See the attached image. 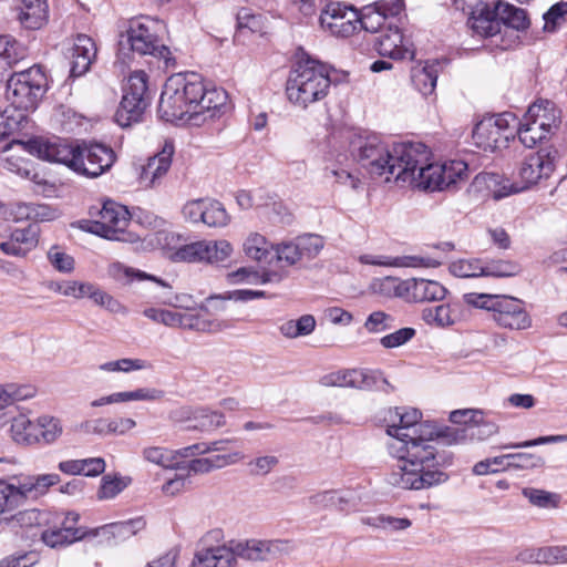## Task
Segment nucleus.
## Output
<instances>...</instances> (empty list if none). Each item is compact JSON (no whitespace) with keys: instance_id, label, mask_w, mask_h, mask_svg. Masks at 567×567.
I'll return each mask as SVG.
<instances>
[{"instance_id":"f257e3e1","label":"nucleus","mask_w":567,"mask_h":567,"mask_svg":"<svg viewBox=\"0 0 567 567\" xmlns=\"http://www.w3.org/2000/svg\"><path fill=\"white\" fill-rule=\"evenodd\" d=\"M350 152L371 175L422 190H453L468 178L464 161L432 163L430 148L420 142L388 145L378 136H357L350 142Z\"/></svg>"},{"instance_id":"f03ea898","label":"nucleus","mask_w":567,"mask_h":567,"mask_svg":"<svg viewBox=\"0 0 567 567\" xmlns=\"http://www.w3.org/2000/svg\"><path fill=\"white\" fill-rule=\"evenodd\" d=\"M227 93L220 87L207 89L202 79L175 74L167 79L159 97V116L167 121H185L199 125L216 117L227 105Z\"/></svg>"},{"instance_id":"7ed1b4c3","label":"nucleus","mask_w":567,"mask_h":567,"mask_svg":"<svg viewBox=\"0 0 567 567\" xmlns=\"http://www.w3.org/2000/svg\"><path fill=\"white\" fill-rule=\"evenodd\" d=\"M434 437L403 439L398 444V464L386 474L385 481L395 488L421 491L445 483L449 475L439 468Z\"/></svg>"},{"instance_id":"20e7f679","label":"nucleus","mask_w":567,"mask_h":567,"mask_svg":"<svg viewBox=\"0 0 567 567\" xmlns=\"http://www.w3.org/2000/svg\"><path fill=\"white\" fill-rule=\"evenodd\" d=\"M330 86L328 66L318 60L302 55L290 71L286 92L293 105L307 109L322 101L328 95Z\"/></svg>"},{"instance_id":"39448f33","label":"nucleus","mask_w":567,"mask_h":567,"mask_svg":"<svg viewBox=\"0 0 567 567\" xmlns=\"http://www.w3.org/2000/svg\"><path fill=\"white\" fill-rule=\"evenodd\" d=\"M161 22L152 18H137L130 21L128 28L120 35L118 55L123 60L128 55H151L163 61L166 68L175 65V59L168 47L159 39L157 32Z\"/></svg>"},{"instance_id":"423d86ee","label":"nucleus","mask_w":567,"mask_h":567,"mask_svg":"<svg viewBox=\"0 0 567 567\" xmlns=\"http://www.w3.org/2000/svg\"><path fill=\"white\" fill-rule=\"evenodd\" d=\"M467 305L492 312V319L504 329L526 330L532 327V318L520 299L506 295L465 293Z\"/></svg>"},{"instance_id":"0eeeda50","label":"nucleus","mask_w":567,"mask_h":567,"mask_svg":"<svg viewBox=\"0 0 567 567\" xmlns=\"http://www.w3.org/2000/svg\"><path fill=\"white\" fill-rule=\"evenodd\" d=\"M422 413L414 408H395L389 411V424L386 432L389 435L398 440V444L403 442V439L419 437H435L444 436L447 443H460L465 440V430L447 429L444 433H440L436 426L430 422H421Z\"/></svg>"},{"instance_id":"6e6552de","label":"nucleus","mask_w":567,"mask_h":567,"mask_svg":"<svg viewBox=\"0 0 567 567\" xmlns=\"http://www.w3.org/2000/svg\"><path fill=\"white\" fill-rule=\"evenodd\" d=\"M235 539L226 540L221 528L207 530L197 540L188 567H238Z\"/></svg>"},{"instance_id":"1a4fd4ad","label":"nucleus","mask_w":567,"mask_h":567,"mask_svg":"<svg viewBox=\"0 0 567 567\" xmlns=\"http://www.w3.org/2000/svg\"><path fill=\"white\" fill-rule=\"evenodd\" d=\"M48 90V79L40 65L13 73L7 81V99L18 110L33 111Z\"/></svg>"},{"instance_id":"9d476101","label":"nucleus","mask_w":567,"mask_h":567,"mask_svg":"<svg viewBox=\"0 0 567 567\" xmlns=\"http://www.w3.org/2000/svg\"><path fill=\"white\" fill-rule=\"evenodd\" d=\"M558 152L551 147L540 148L528 154L519 168L520 183H507L499 190L494 193L495 198H503L511 194L519 193L542 179H547L556 167Z\"/></svg>"},{"instance_id":"9b49d317","label":"nucleus","mask_w":567,"mask_h":567,"mask_svg":"<svg viewBox=\"0 0 567 567\" xmlns=\"http://www.w3.org/2000/svg\"><path fill=\"white\" fill-rule=\"evenodd\" d=\"M517 124V117L511 112L485 117L475 125L472 138L478 148L494 152L506 147L514 138Z\"/></svg>"},{"instance_id":"f8f14e48","label":"nucleus","mask_w":567,"mask_h":567,"mask_svg":"<svg viewBox=\"0 0 567 567\" xmlns=\"http://www.w3.org/2000/svg\"><path fill=\"white\" fill-rule=\"evenodd\" d=\"M147 74L142 71H134L127 79L123 89V97L116 111V122L121 126H130L138 122L148 105L147 99Z\"/></svg>"},{"instance_id":"ddd939ff","label":"nucleus","mask_w":567,"mask_h":567,"mask_svg":"<svg viewBox=\"0 0 567 567\" xmlns=\"http://www.w3.org/2000/svg\"><path fill=\"white\" fill-rule=\"evenodd\" d=\"M238 560L247 563H270L291 555L296 545L285 538H246L235 539Z\"/></svg>"},{"instance_id":"4468645a","label":"nucleus","mask_w":567,"mask_h":567,"mask_svg":"<svg viewBox=\"0 0 567 567\" xmlns=\"http://www.w3.org/2000/svg\"><path fill=\"white\" fill-rule=\"evenodd\" d=\"M130 221L127 209L112 200L103 204L99 219L91 223L87 230L110 240H125L124 233Z\"/></svg>"},{"instance_id":"2eb2a0df","label":"nucleus","mask_w":567,"mask_h":567,"mask_svg":"<svg viewBox=\"0 0 567 567\" xmlns=\"http://www.w3.org/2000/svg\"><path fill=\"white\" fill-rule=\"evenodd\" d=\"M28 151L38 157L68 166L75 171L80 146L72 145L60 137L33 138L27 144Z\"/></svg>"},{"instance_id":"dca6fc26","label":"nucleus","mask_w":567,"mask_h":567,"mask_svg":"<svg viewBox=\"0 0 567 567\" xmlns=\"http://www.w3.org/2000/svg\"><path fill=\"white\" fill-rule=\"evenodd\" d=\"M322 29L334 37L348 38L359 29V11L339 2L329 3L320 14Z\"/></svg>"},{"instance_id":"f3484780","label":"nucleus","mask_w":567,"mask_h":567,"mask_svg":"<svg viewBox=\"0 0 567 567\" xmlns=\"http://www.w3.org/2000/svg\"><path fill=\"white\" fill-rule=\"evenodd\" d=\"M76 173L87 177H99L115 162L114 151L101 143L84 144L79 148Z\"/></svg>"},{"instance_id":"a211bd4d","label":"nucleus","mask_w":567,"mask_h":567,"mask_svg":"<svg viewBox=\"0 0 567 567\" xmlns=\"http://www.w3.org/2000/svg\"><path fill=\"white\" fill-rule=\"evenodd\" d=\"M174 145L166 142L159 153L150 157L142 166L138 175V183L144 188H153L161 184L172 165Z\"/></svg>"},{"instance_id":"6ab92c4d","label":"nucleus","mask_w":567,"mask_h":567,"mask_svg":"<svg viewBox=\"0 0 567 567\" xmlns=\"http://www.w3.org/2000/svg\"><path fill=\"white\" fill-rule=\"evenodd\" d=\"M97 54L94 40L86 34H78L69 51L70 75L79 78L84 75L91 68Z\"/></svg>"},{"instance_id":"aec40b11","label":"nucleus","mask_w":567,"mask_h":567,"mask_svg":"<svg viewBox=\"0 0 567 567\" xmlns=\"http://www.w3.org/2000/svg\"><path fill=\"white\" fill-rule=\"evenodd\" d=\"M374 48L380 55L395 60L413 59L414 55V52L404 42L403 34L399 28L389 27L377 39Z\"/></svg>"},{"instance_id":"412c9836","label":"nucleus","mask_w":567,"mask_h":567,"mask_svg":"<svg viewBox=\"0 0 567 567\" xmlns=\"http://www.w3.org/2000/svg\"><path fill=\"white\" fill-rule=\"evenodd\" d=\"M310 504L320 509L349 513L358 507V499L351 491H323L312 495Z\"/></svg>"},{"instance_id":"4be33fe9","label":"nucleus","mask_w":567,"mask_h":567,"mask_svg":"<svg viewBox=\"0 0 567 567\" xmlns=\"http://www.w3.org/2000/svg\"><path fill=\"white\" fill-rule=\"evenodd\" d=\"M358 260L363 265L381 266V267H426L435 268L441 265L440 261L421 256H398L389 257L382 255L364 254L360 255Z\"/></svg>"},{"instance_id":"5701e85b","label":"nucleus","mask_w":567,"mask_h":567,"mask_svg":"<svg viewBox=\"0 0 567 567\" xmlns=\"http://www.w3.org/2000/svg\"><path fill=\"white\" fill-rule=\"evenodd\" d=\"M38 233L37 226L33 225L14 229L10 238L0 244V249L9 256L24 257L37 247Z\"/></svg>"},{"instance_id":"b1692460","label":"nucleus","mask_w":567,"mask_h":567,"mask_svg":"<svg viewBox=\"0 0 567 567\" xmlns=\"http://www.w3.org/2000/svg\"><path fill=\"white\" fill-rule=\"evenodd\" d=\"M405 299L414 302L437 301L445 298L446 289L439 281L427 279L405 280Z\"/></svg>"},{"instance_id":"393cba45","label":"nucleus","mask_w":567,"mask_h":567,"mask_svg":"<svg viewBox=\"0 0 567 567\" xmlns=\"http://www.w3.org/2000/svg\"><path fill=\"white\" fill-rule=\"evenodd\" d=\"M18 10V19L27 29L38 30L48 22L49 6L47 0H20Z\"/></svg>"},{"instance_id":"a878e982","label":"nucleus","mask_w":567,"mask_h":567,"mask_svg":"<svg viewBox=\"0 0 567 567\" xmlns=\"http://www.w3.org/2000/svg\"><path fill=\"white\" fill-rule=\"evenodd\" d=\"M439 71L440 64L436 61L419 63L411 70L412 84L422 95H431L436 87Z\"/></svg>"},{"instance_id":"bb28decb","label":"nucleus","mask_w":567,"mask_h":567,"mask_svg":"<svg viewBox=\"0 0 567 567\" xmlns=\"http://www.w3.org/2000/svg\"><path fill=\"white\" fill-rule=\"evenodd\" d=\"M526 114L527 118L535 120L550 134H553L560 124V111L548 100H538L528 107Z\"/></svg>"},{"instance_id":"cd10ccee","label":"nucleus","mask_w":567,"mask_h":567,"mask_svg":"<svg viewBox=\"0 0 567 567\" xmlns=\"http://www.w3.org/2000/svg\"><path fill=\"white\" fill-rule=\"evenodd\" d=\"M27 501H35L48 494L52 486L61 482V477L56 473H45L25 476L20 480Z\"/></svg>"},{"instance_id":"c85d7f7f","label":"nucleus","mask_w":567,"mask_h":567,"mask_svg":"<svg viewBox=\"0 0 567 567\" xmlns=\"http://www.w3.org/2000/svg\"><path fill=\"white\" fill-rule=\"evenodd\" d=\"M468 24L481 37L489 38L498 34L501 27L495 2L492 6L485 4L477 16L468 19Z\"/></svg>"},{"instance_id":"c756f323","label":"nucleus","mask_w":567,"mask_h":567,"mask_svg":"<svg viewBox=\"0 0 567 567\" xmlns=\"http://www.w3.org/2000/svg\"><path fill=\"white\" fill-rule=\"evenodd\" d=\"M244 454L233 452L229 454H215L208 457L193 458L188 463V471L195 474H206L214 470H219L228 465L236 464L244 460Z\"/></svg>"},{"instance_id":"7c9ffc66","label":"nucleus","mask_w":567,"mask_h":567,"mask_svg":"<svg viewBox=\"0 0 567 567\" xmlns=\"http://www.w3.org/2000/svg\"><path fill=\"white\" fill-rule=\"evenodd\" d=\"M25 502L20 480H0V515L12 513Z\"/></svg>"},{"instance_id":"2f4dec72","label":"nucleus","mask_w":567,"mask_h":567,"mask_svg":"<svg viewBox=\"0 0 567 567\" xmlns=\"http://www.w3.org/2000/svg\"><path fill=\"white\" fill-rule=\"evenodd\" d=\"M495 7L501 28L504 24L508 28L520 31L526 30L529 27L530 21L526 10L502 0L496 1Z\"/></svg>"},{"instance_id":"473e14b6","label":"nucleus","mask_w":567,"mask_h":567,"mask_svg":"<svg viewBox=\"0 0 567 567\" xmlns=\"http://www.w3.org/2000/svg\"><path fill=\"white\" fill-rule=\"evenodd\" d=\"M25 49L9 35L0 37V74H6L16 63L24 59Z\"/></svg>"},{"instance_id":"72a5a7b5","label":"nucleus","mask_w":567,"mask_h":567,"mask_svg":"<svg viewBox=\"0 0 567 567\" xmlns=\"http://www.w3.org/2000/svg\"><path fill=\"white\" fill-rule=\"evenodd\" d=\"M11 216L16 221L34 220L44 221L54 217V212L44 204L17 203L11 208Z\"/></svg>"},{"instance_id":"f704fd0d","label":"nucleus","mask_w":567,"mask_h":567,"mask_svg":"<svg viewBox=\"0 0 567 567\" xmlns=\"http://www.w3.org/2000/svg\"><path fill=\"white\" fill-rule=\"evenodd\" d=\"M354 389L363 391H384L389 392L390 383L380 370L357 369L354 374Z\"/></svg>"},{"instance_id":"c9c22d12","label":"nucleus","mask_w":567,"mask_h":567,"mask_svg":"<svg viewBox=\"0 0 567 567\" xmlns=\"http://www.w3.org/2000/svg\"><path fill=\"white\" fill-rule=\"evenodd\" d=\"M107 274L115 281L121 282L123 285L131 284L134 280H152L163 287H168V285L164 282L162 279L153 275H148L144 271L127 267L121 262H113L112 265H110Z\"/></svg>"},{"instance_id":"e433bc0d","label":"nucleus","mask_w":567,"mask_h":567,"mask_svg":"<svg viewBox=\"0 0 567 567\" xmlns=\"http://www.w3.org/2000/svg\"><path fill=\"white\" fill-rule=\"evenodd\" d=\"M204 214L202 224L210 228L226 227L230 221V216L224 205L210 197H205Z\"/></svg>"},{"instance_id":"4c0bfd02","label":"nucleus","mask_w":567,"mask_h":567,"mask_svg":"<svg viewBox=\"0 0 567 567\" xmlns=\"http://www.w3.org/2000/svg\"><path fill=\"white\" fill-rule=\"evenodd\" d=\"M12 439L20 444H34L39 442L37 422H31L25 415L13 417L11 423Z\"/></svg>"},{"instance_id":"58836bf2","label":"nucleus","mask_w":567,"mask_h":567,"mask_svg":"<svg viewBox=\"0 0 567 567\" xmlns=\"http://www.w3.org/2000/svg\"><path fill=\"white\" fill-rule=\"evenodd\" d=\"M520 142L527 147H534L538 142L550 135L547 130L543 128L535 120L527 118L525 113L523 121L516 126Z\"/></svg>"},{"instance_id":"ea45409f","label":"nucleus","mask_w":567,"mask_h":567,"mask_svg":"<svg viewBox=\"0 0 567 567\" xmlns=\"http://www.w3.org/2000/svg\"><path fill=\"white\" fill-rule=\"evenodd\" d=\"M422 319L431 326L447 327L456 322L457 316L452 306L439 305L423 309Z\"/></svg>"},{"instance_id":"a19ab883","label":"nucleus","mask_w":567,"mask_h":567,"mask_svg":"<svg viewBox=\"0 0 567 567\" xmlns=\"http://www.w3.org/2000/svg\"><path fill=\"white\" fill-rule=\"evenodd\" d=\"M79 532H71L70 528H62L58 525L49 527L41 533L43 543L52 548L71 545L79 540Z\"/></svg>"},{"instance_id":"79ce46f5","label":"nucleus","mask_w":567,"mask_h":567,"mask_svg":"<svg viewBox=\"0 0 567 567\" xmlns=\"http://www.w3.org/2000/svg\"><path fill=\"white\" fill-rule=\"evenodd\" d=\"M205 264L217 265L226 261L233 254V245L226 239H204Z\"/></svg>"},{"instance_id":"37998d69","label":"nucleus","mask_w":567,"mask_h":567,"mask_svg":"<svg viewBox=\"0 0 567 567\" xmlns=\"http://www.w3.org/2000/svg\"><path fill=\"white\" fill-rule=\"evenodd\" d=\"M233 282H247V284H268V282H280L282 280L281 275L275 271H265L259 274L250 268L243 267L235 272L230 274Z\"/></svg>"},{"instance_id":"c03bdc74","label":"nucleus","mask_w":567,"mask_h":567,"mask_svg":"<svg viewBox=\"0 0 567 567\" xmlns=\"http://www.w3.org/2000/svg\"><path fill=\"white\" fill-rule=\"evenodd\" d=\"M243 249L247 257L260 261L269 255L274 247L261 234L250 233L243 244Z\"/></svg>"},{"instance_id":"a18cd8bd","label":"nucleus","mask_w":567,"mask_h":567,"mask_svg":"<svg viewBox=\"0 0 567 567\" xmlns=\"http://www.w3.org/2000/svg\"><path fill=\"white\" fill-rule=\"evenodd\" d=\"M370 288L372 292L383 297H401L404 299L406 297L405 280L400 281L394 277L374 279L370 285Z\"/></svg>"},{"instance_id":"49530a36","label":"nucleus","mask_w":567,"mask_h":567,"mask_svg":"<svg viewBox=\"0 0 567 567\" xmlns=\"http://www.w3.org/2000/svg\"><path fill=\"white\" fill-rule=\"evenodd\" d=\"M225 423L223 413L209 409H196L194 424L189 427L199 431H213L224 426Z\"/></svg>"},{"instance_id":"de8ad7c7","label":"nucleus","mask_w":567,"mask_h":567,"mask_svg":"<svg viewBox=\"0 0 567 567\" xmlns=\"http://www.w3.org/2000/svg\"><path fill=\"white\" fill-rule=\"evenodd\" d=\"M37 426L39 441L42 440L48 444L55 442L63 432L61 420L51 415L39 416L37 419Z\"/></svg>"},{"instance_id":"09e8293b","label":"nucleus","mask_w":567,"mask_h":567,"mask_svg":"<svg viewBox=\"0 0 567 567\" xmlns=\"http://www.w3.org/2000/svg\"><path fill=\"white\" fill-rule=\"evenodd\" d=\"M142 456L144 461L164 468L179 467V463L174 462L173 450L163 446H146L142 450Z\"/></svg>"},{"instance_id":"8fccbe9b","label":"nucleus","mask_w":567,"mask_h":567,"mask_svg":"<svg viewBox=\"0 0 567 567\" xmlns=\"http://www.w3.org/2000/svg\"><path fill=\"white\" fill-rule=\"evenodd\" d=\"M302 260L316 258L324 247V239L317 234H305L296 237Z\"/></svg>"},{"instance_id":"3c124183","label":"nucleus","mask_w":567,"mask_h":567,"mask_svg":"<svg viewBox=\"0 0 567 567\" xmlns=\"http://www.w3.org/2000/svg\"><path fill=\"white\" fill-rule=\"evenodd\" d=\"M172 258L174 261L205 264L204 239L181 246L174 251Z\"/></svg>"},{"instance_id":"603ef678","label":"nucleus","mask_w":567,"mask_h":567,"mask_svg":"<svg viewBox=\"0 0 567 567\" xmlns=\"http://www.w3.org/2000/svg\"><path fill=\"white\" fill-rule=\"evenodd\" d=\"M484 261L481 259H460L453 261L449 269L452 275L461 278L484 276Z\"/></svg>"},{"instance_id":"864d4df0","label":"nucleus","mask_w":567,"mask_h":567,"mask_svg":"<svg viewBox=\"0 0 567 567\" xmlns=\"http://www.w3.org/2000/svg\"><path fill=\"white\" fill-rule=\"evenodd\" d=\"M131 480L122 476L105 475L97 491L99 499H112L130 484Z\"/></svg>"},{"instance_id":"5fc2aeb1","label":"nucleus","mask_w":567,"mask_h":567,"mask_svg":"<svg viewBox=\"0 0 567 567\" xmlns=\"http://www.w3.org/2000/svg\"><path fill=\"white\" fill-rule=\"evenodd\" d=\"M144 527L145 520L142 517H136L125 522L111 523L103 528L107 529L113 536L124 539L136 535L140 530L144 529Z\"/></svg>"},{"instance_id":"6e6d98bb","label":"nucleus","mask_w":567,"mask_h":567,"mask_svg":"<svg viewBox=\"0 0 567 567\" xmlns=\"http://www.w3.org/2000/svg\"><path fill=\"white\" fill-rule=\"evenodd\" d=\"M359 17V28L372 33L378 32L386 20L373 3L363 7Z\"/></svg>"},{"instance_id":"4d7b16f0","label":"nucleus","mask_w":567,"mask_h":567,"mask_svg":"<svg viewBox=\"0 0 567 567\" xmlns=\"http://www.w3.org/2000/svg\"><path fill=\"white\" fill-rule=\"evenodd\" d=\"M363 326L369 333H381L394 328L395 319L390 313L378 310L369 315Z\"/></svg>"},{"instance_id":"13d9d810","label":"nucleus","mask_w":567,"mask_h":567,"mask_svg":"<svg viewBox=\"0 0 567 567\" xmlns=\"http://www.w3.org/2000/svg\"><path fill=\"white\" fill-rule=\"evenodd\" d=\"M484 276L491 277H513L516 276L520 268L517 264L508 260H489L484 262Z\"/></svg>"},{"instance_id":"bf43d9fd","label":"nucleus","mask_w":567,"mask_h":567,"mask_svg":"<svg viewBox=\"0 0 567 567\" xmlns=\"http://www.w3.org/2000/svg\"><path fill=\"white\" fill-rule=\"evenodd\" d=\"M354 374H355V368L333 371V372H330V373L323 375L320 380V383L323 386H339V388L354 389V381H355Z\"/></svg>"},{"instance_id":"052dcab7","label":"nucleus","mask_w":567,"mask_h":567,"mask_svg":"<svg viewBox=\"0 0 567 567\" xmlns=\"http://www.w3.org/2000/svg\"><path fill=\"white\" fill-rule=\"evenodd\" d=\"M522 493L533 505L538 507H557L559 502L557 494L544 489L526 487Z\"/></svg>"},{"instance_id":"680f3d73","label":"nucleus","mask_w":567,"mask_h":567,"mask_svg":"<svg viewBox=\"0 0 567 567\" xmlns=\"http://www.w3.org/2000/svg\"><path fill=\"white\" fill-rule=\"evenodd\" d=\"M507 458L511 468L515 470H533L542 467L545 464V460L535 453H511Z\"/></svg>"},{"instance_id":"e2e57ef3","label":"nucleus","mask_w":567,"mask_h":567,"mask_svg":"<svg viewBox=\"0 0 567 567\" xmlns=\"http://www.w3.org/2000/svg\"><path fill=\"white\" fill-rule=\"evenodd\" d=\"M89 298L113 313H126V308L118 300L95 285H92Z\"/></svg>"},{"instance_id":"0e129e2a","label":"nucleus","mask_w":567,"mask_h":567,"mask_svg":"<svg viewBox=\"0 0 567 567\" xmlns=\"http://www.w3.org/2000/svg\"><path fill=\"white\" fill-rule=\"evenodd\" d=\"M567 14V1L553 4L543 16L544 30L554 32L564 21Z\"/></svg>"},{"instance_id":"69168bd1","label":"nucleus","mask_w":567,"mask_h":567,"mask_svg":"<svg viewBox=\"0 0 567 567\" xmlns=\"http://www.w3.org/2000/svg\"><path fill=\"white\" fill-rule=\"evenodd\" d=\"M278 260L285 261L289 266H293L302 261L298 243L296 238L289 241H282L274 247Z\"/></svg>"},{"instance_id":"338daca9","label":"nucleus","mask_w":567,"mask_h":567,"mask_svg":"<svg viewBox=\"0 0 567 567\" xmlns=\"http://www.w3.org/2000/svg\"><path fill=\"white\" fill-rule=\"evenodd\" d=\"M163 391L154 388H140L134 391L116 392L117 402L155 401L163 398Z\"/></svg>"},{"instance_id":"774afa93","label":"nucleus","mask_w":567,"mask_h":567,"mask_svg":"<svg viewBox=\"0 0 567 567\" xmlns=\"http://www.w3.org/2000/svg\"><path fill=\"white\" fill-rule=\"evenodd\" d=\"M48 259L60 272H71L74 269V259L59 246H53L48 251Z\"/></svg>"}]
</instances>
